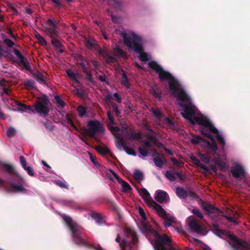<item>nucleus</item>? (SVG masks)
<instances>
[{
  "label": "nucleus",
  "mask_w": 250,
  "mask_h": 250,
  "mask_svg": "<svg viewBox=\"0 0 250 250\" xmlns=\"http://www.w3.org/2000/svg\"><path fill=\"white\" fill-rule=\"evenodd\" d=\"M90 215L91 217L95 220L97 224L101 225L105 223L104 220L100 214L95 212H92Z\"/></svg>",
  "instance_id": "bb28decb"
},
{
  "label": "nucleus",
  "mask_w": 250,
  "mask_h": 250,
  "mask_svg": "<svg viewBox=\"0 0 250 250\" xmlns=\"http://www.w3.org/2000/svg\"><path fill=\"white\" fill-rule=\"evenodd\" d=\"M151 69L159 74V78L161 81H167L169 90H175V85L179 82L171 74L166 71L156 62L152 61L148 63Z\"/></svg>",
  "instance_id": "0eeeda50"
},
{
  "label": "nucleus",
  "mask_w": 250,
  "mask_h": 250,
  "mask_svg": "<svg viewBox=\"0 0 250 250\" xmlns=\"http://www.w3.org/2000/svg\"><path fill=\"white\" fill-rule=\"evenodd\" d=\"M20 161L21 162V164L23 168H25L26 167H27L26 165V162L25 158L23 156H21L20 157Z\"/></svg>",
  "instance_id": "338daca9"
},
{
  "label": "nucleus",
  "mask_w": 250,
  "mask_h": 250,
  "mask_svg": "<svg viewBox=\"0 0 250 250\" xmlns=\"http://www.w3.org/2000/svg\"><path fill=\"white\" fill-rule=\"evenodd\" d=\"M49 102L48 97L44 95L38 97V100L32 105H26L17 101H14L12 105L13 106L16 107L18 111H30L34 113H37L41 116L45 117L48 115L50 111L48 106Z\"/></svg>",
  "instance_id": "f03ea898"
},
{
  "label": "nucleus",
  "mask_w": 250,
  "mask_h": 250,
  "mask_svg": "<svg viewBox=\"0 0 250 250\" xmlns=\"http://www.w3.org/2000/svg\"><path fill=\"white\" fill-rule=\"evenodd\" d=\"M202 208L207 212L208 215L216 214L220 212V210L211 204L203 201L201 203Z\"/></svg>",
  "instance_id": "2eb2a0df"
},
{
  "label": "nucleus",
  "mask_w": 250,
  "mask_h": 250,
  "mask_svg": "<svg viewBox=\"0 0 250 250\" xmlns=\"http://www.w3.org/2000/svg\"><path fill=\"white\" fill-rule=\"evenodd\" d=\"M107 127L108 129L112 132H117L120 130V129L117 126H113L112 125L108 124Z\"/></svg>",
  "instance_id": "13d9d810"
},
{
  "label": "nucleus",
  "mask_w": 250,
  "mask_h": 250,
  "mask_svg": "<svg viewBox=\"0 0 250 250\" xmlns=\"http://www.w3.org/2000/svg\"><path fill=\"white\" fill-rule=\"evenodd\" d=\"M138 210L140 215L143 219L142 224L144 229L154 236V249L155 250H176L172 246L170 238L167 234H160L151 225L145 221L146 216L143 208L139 207Z\"/></svg>",
  "instance_id": "f257e3e1"
},
{
  "label": "nucleus",
  "mask_w": 250,
  "mask_h": 250,
  "mask_svg": "<svg viewBox=\"0 0 250 250\" xmlns=\"http://www.w3.org/2000/svg\"><path fill=\"white\" fill-rule=\"evenodd\" d=\"M151 112L153 113L154 116L158 120H161L163 117V114L159 109L151 108Z\"/></svg>",
  "instance_id": "f704fd0d"
},
{
  "label": "nucleus",
  "mask_w": 250,
  "mask_h": 250,
  "mask_svg": "<svg viewBox=\"0 0 250 250\" xmlns=\"http://www.w3.org/2000/svg\"><path fill=\"white\" fill-rule=\"evenodd\" d=\"M122 83L127 88H129L130 87V84L129 83L128 79L127 77L125 72L122 70Z\"/></svg>",
  "instance_id": "c756f323"
},
{
  "label": "nucleus",
  "mask_w": 250,
  "mask_h": 250,
  "mask_svg": "<svg viewBox=\"0 0 250 250\" xmlns=\"http://www.w3.org/2000/svg\"><path fill=\"white\" fill-rule=\"evenodd\" d=\"M142 134L140 132H128L126 135V137L128 140L132 141L133 140H138L141 138Z\"/></svg>",
  "instance_id": "393cba45"
},
{
  "label": "nucleus",
  "mask_w": 250,
  "mask_h": 250,
  "mask_svg": "<svg viewBox=\"0 0 250 250\" xmlns=\"http://www.w3.org/2000/svg\"><path fill=\"white\" fill-rule=\"evenodd\" d=\"M88 125L89 129L86 130V133L92 138L95 137L96 133H102L104 131L103 126L97 120L89 121Z\"/></svg>",
  "instance_id": "f8f14e48"
},
{
  "label": "nucleus",
  "mask_w": 250,
  "mask_h": 250,
  "mask_svg": "<svg viewBox=\"0 0 250 250\" xmlns=\"http://www.w3.org/2000/svg\"><path fill=\"white\" fill-rule=\"evenodd\" d=\"M109 4L112 5L116 9H121L123 3L121 0H109Z\"/></svg>",
  "instance_id": "cd10ccee"
},
{
  "label": "nucleus",
  "mask_w": 250,
  "mask_h": 250,
  "mask_svg": "<svg viewBox=\"0 0 250 250\" xmlns=\"http://www.w3.org/2000/svg\"><path fill=\"white\" fill-rule=\"evenodd\" d=\"M216 164L218 166L220 169H225L226 167V164L221 160H218L216 162Z\"/></svg>",
  "instance_id": "864d4df0"
},
{
  "label": "nucleus",
  "mask_w": 250,
  "mask_h": 250,
  "mask_svg": "<svg viewBox=\"0 0 250 250\" xmlns=\"http://www.w3.org/2000/svg\"><path fill=\"white\" fill-rule=\"evenodd\" d=\"M77 111L79 113V115L81 117H83L86 112V108L82 105H80L77 107Z\"/></svg>",
  "instance_id": "4c0bfd02"
},
{
  "label": "nucleus",
  "mask_w": 250,
  "mask_h": 250,
  "mask_svg": "<svg viewBox=\"0 0 250 250\" xmlns=\"http://www.w3.org/2000/svg\"><path fill=\"white\" fill-rule=\"evenodd\" d=\"M56 103L58 104V107H63L65 105V102L58 95L55 96Z\"/></svg>",
  "instance_id": "c9c22d12"
},
{
  "label": "nucleus",
  "mask_w": 250,
  "mask_h": 250,
  "mask_svg": "<svg viewBox=\"0 0 250 250\" xmlns=\"http://www.w3.org/2000/svg\"><path fill=\"white\" fill-rule=\"evenodd\" d=\"M62 218L71 231L73 241L75 244L88 247L89 245L86 241V235L83 229L74 222L70 217L65 214L62 216Z\"/></svg>",
  "instance_id": "20e7f679"
},
{
  "label": "nucleus",
  "mask_w": 250,
  "mask_h": 250,
  "mask_svg": "<svg viewBox=\"0 0 250 250\" xmlns=\"http://www.w3.org/2000/svg\"><path fill=\"white\" fill-rule=\"evenodd\" d=\"M213 232L218 236L225 235L227 234L229 238L233 241V247L237 250H250V245L246 241L241 240L234 235L227 232L225 230L219 229L218 225L214 223L212 224Z\"/></svg>",
  "instance_id": "6e6552de"
},
{
  "label": "nucleus",
  "mask_w": 250,
  "mask_h": 250,
  "mask_svg": "<svg viewBox=\"0 0 250 250\" xmlns=\"http://www.w3.org/2000/svg\"><path fill=\"white\" fill-rule=\"evenodd\" d=\"M109 171L112 173L113 176L116 179L119 183L122 185L123 191L127 192L131 189V187H130V186L126 182L122 179L114 171H113L112 170H109Z\"/></svg>",
  "instance_id": "f3484780"
},
{
  "label": "nucleus",
  "mask_w": 250,
  "mask_h": 250,
  "mask_svg": "<svg viewBox=\"0 0 250 250\" xmlns=\"http://www.w3.org/2000/svg\"><path fill=\"white\" fill-rule=\"evenodd\" d=\"M180 106L183 108L181 112L182 116L188 120L192 125L197 124L202 126L201 127H209L211 129H215L212 127V122L207 118H200L196 116L197 109L191 103L187 104H180Z\"/></svg>",
  "instance_id": "7ed1b4c3"
},
{
  "label": "nucleus",
  "mask_w": 250,
  "mask_h": 250,
  "mask_svg": "<svg viewBox=\"0 0 250 250\" xmlns=\"http://www.w3.org/2000/svg\"><path fill=\"white\" fill-rule=\"evenodd\" d=\"M3 166L4 167L6 171H7L10 174H14L17 176H19L18 172L15 170L14 167L7 164H3Z\"/></svg>",
  "instance_id": "c85d7f7f"
},
{
  "label": "nucleus",
  "mask_w": 250,
  "mask_h": 250,
  "mask_svg": "<svg viewBox=\"0 0 250 250\" xmlns=\"http://www.w3.org/2000/svg\"><path fill=\"white\" fill-rule=\"evenodd\" d=\"M175 90H169L171 94L176 98L178 104L180 106L181 104H187L191 103L192 99L187 92L183 89L180 83L175 85Z\"/></svg>",
  "instance_id": "9d476101"
},
{
  "label": "nucleus",
  "mask_w": 250,
  "mask_h": 250,
  "mask_svg": "<svg viewBox=\"0 0 250 250\" xmlns=\"http://www.w3.org/2000/svg\"><path fill=\"white\" fill-rule=\"evenodd\" d=\"M4 43L9 47H12L14 46V43L9 39H5L3 41Z\"/></svg>",
  "instance_id": "680f3d73"
},
{
  "label": "nucleus",
  "mask_w": 250,
  "mask_h": 250,
  "mask_svg": "<svg viewBox=\"0 0 250 250\" xmlns=\"http://www.w3.org/2000/svg\"><path fill=\"white\" fill-rule=\"evenodd\" d=\"M188 190H186L184 188L177 187L176 188V194L178 197L181 199H186L188 196Z\"/></svg>",
  "instance_id": "5701e85b"
},
{
  "label": "nucleus",
  "mask_w": 250,
  "mask_h": 250,
  "mask_svg": "<svg viewBox=\"0 0 250 250\" xmlns=\"http://www.w3.org/2000/svg\"><path fill=\"white\" fill-rule=\"evenodd\" d=\"M16 134V130L13 127H9L7 130L6 134L9 138H12L15 136Z\"/></svg>",
  "instance_id": "a18cd8bd"
},
{
  "label": "nucleus",
  "mask_w": 250,
  "mask_h": 250,
  "mask_svg": "<svg viewBox=\"0 0 250 250\" xmlns=\"http://www.w3.org/2000/svg\"><path fill=\"white\" fill-rule=\"evenodd\" d=\"M108 120L109 121V124H111L112 125H115V122L114 120L113 116L111 112V111L108 110L107 112Z\"/></svg>",
  "instance_id": "de8ad7c7"
},
{
  "label": "nucleus",
  "mask_w": 250,
  "mask_h": 250,
  "mask_svg": "<svg viewBox=\"0 0 250 250\" xmlns=\"http://www.w3.org/2000/svg\"><path fill=\"white\" fill-rule=\"evenodd\" d=\"M67 123L68 124H69L76 131H78V129L77 128V127L75 126V124H74L72 120L68 117V119H67Z\"/></svg>",
  "instance_id": "69168bd1"
},
{
  "label": "nucleus",
  "mask_w": 250,
  "mask_h": 250,
  "mask_svg": "<svg viewBox=\"0 0 250 250\" xmlns=\"http://www.w3.org/2000/svg\"><path fill=\"white\" fill-rule=\"evenodd\" d=\"M114 51L116 53L123 57H125L126 56L125 53L122 49H120L118 47L115 48Z\"/></svg>",
  "instance_id": "052dcab7"
},
{
  "label": "nucleus",
  "mask_w": 250,
  "mask_h": 250,
  "mask_svg": "<svg viewBox=\"0 0 250 250\" xmlns=\"http://www.w3.org/2000/svg\"><path fill=\"white\" fill-rule=\"evenodd\" d=\"M112 110L115 113L116 117H120L121 112L118 109L117 104L115 103H111Z\"/></svg>",
  "instance_id": "ea45409f"
},
{
  "label": "nucleus",
  "mask_w": 250,
  "mask_h": 250,
  "mask_svg": "<svg viewBox=\"0 0 250 250\" xmlns=\"http://www.w3.org/2000/svg\"><path fill=\"white\" fill-rule=\"evenodd\" d=\"M14 53L19 59L20 62L21 63L24 61V57L21 54L20 51L17 49H14Z\"/></svg>",
  "instance_id": "49530a36"
},
{
  "label": "nucleus",
  "mask_w": 250,
  "mask_h": 250,
  "mask_svg": "<svg viewBox=\"0 0 250 250\" xmlns=\"http://www.w3.org/2000/svg\"><path fill=\"white\" fill-rule=\"evenodd\" d=\"M24 85L28 88H32L34 85V82L32 80H27L24 82Z\"/></svg>",
  "instance_id": "5fc2aeb1"
},
{
  "label": "nucleus",
  "mask_w": 250,
  "mask_h": 250,
  "mask_svg": "<svg viewBox=\"0 0 250 250\" xmlns=\"http://www.w3.org/2000/svg\"><path fill=\"white\" fill-rule=\"evenodd\" d=\"M124 42L129 48L133 49L134 51L139 53V59L142 62H146L148 60L147 55L144 52V48L141 44L142 39L135 33L131 36H124Z\"/></svg>",
  "instance_id": "39448f33"
},
{
  "label": "nucleus",
  "mask_w": 250,
  "mask_h": 250,
  "mask_svg": "<svg viewBox=\"0 0 250 250\" xmlns=\"http://www.w3.org/2000/svg\"><path fill=\"white\" fill-rule=\"evenodd\" d=\"M168 194L164 190H158L155 193V199L160 203L167 202Z\"/></svg>",
  "instance_id": "6ab92c4d"
},
{
  "label": "nucleus",
  "mask_w": 250,
  "mask_h": 250,
  "mask_svg": "<svg viewBox=\"0 0 250 250\" xmlns=\"http://www.w3.org/2000/svg\"><path fill=\"white\" fill-rule=\"evenodd\" d=\"M191 160H192L194 164H196L197 165L200 166L203 169H206V166L200 163V160L196 157L193 156V157L191 158Z\"/></svg>",
  "instance_id": "3c124183"
},
{
  "label": "nucleus",
  "mask_w": 250,
  "mask_h": 250,
  "mask_svg": "<svg viewBox=\"0 0 250 250\" xmlns=\"http://www.w3.org/2000/svg\"><path fill=\"white\" fill-rule=\"evenodd\" d=\"M85 74V79L90 82L91 83H93V77L92 76V73L90 71H89L88 69H87L86 72H83Z\"/></svg>",
  "instance_id": "c03bdc74"
},
{
  "label": "nucleus",
  "mask_w": 250,
  "mask_h": 250,
  "mask_svg": "<svg viewBox=\"0 0 250 250\" xmlns=\"http://www.w3.org/2000/svg\"><path fill=\"white\" fill-rule=\"evenodd\" d=\"M34 76L37 81L39 82L44 83V76L43 74L40 72L39 71L37 70L34 74Z\"/></svg>",
  "instance_id": "58836bf2"
},
{
  "label": "nucleus",
  "mask_w": 250,
  "mask_h": 250,
  "mask_svg": "<svg viewBox=\"0 0 250 250\" xmlns=\"http://www.w3.org/2000/svg\"><path fill=\"white\" fill-rule=\"evenodd\" d=\"M24 169L26 170L28 174L31 176H33L34 174V171L33 169L30 167H26Z\"/></svg>",
  "instance_id": "774afa93"
},
{
  "label": "nucleus",
  "mask_w": 250,
  "mask_h": 250,
  "mask_svg": "<svg viewBox=\"0 0 250 250\" xmlns=\"http://www.w3.org/2000/svg\"><path fill=\"white\" fill-rule=\"evenodd\" d=\"M188 226L190 229L192 231L197 233H200L202 231V229L200 225L194 220L190 221L188 223Z\"/></svg>",
  "instance_id": "412c9836"
},
{
  "label": "nucleus",
  "mask_w": 250,
  "mask_h": 250,
  "mask_svg": "<svg viewBox=\"0 0 250 250\" xmlns=\"http://www.w3.org/2000/svg\"><path fill=\"white\" fill-rule=\"evenodd\" d=\"M200 131L202 135L209 138L212 141V143H210L208 141L204 139L199 136H196L194 138L191 139V142L194 145H198L201 142H204L207 145V146L211 150L213 153H216L218 147L213 136L208 132V130H206L203 127H200Z\"/></svg>",
  "instance_id": "1a4fd4ad"
},
{
  "label": "nucleus",
  "mask_w": 250,
  "mask_h": 250,
  "mask_svg": "<svg viewBox=\"0 0 250 250\" xmlns=\"http://www.w3.org/2000/svg\"><path fill=\"white\" fill-rule=\"evenodd\" d=\"M170 160L172 162L173 164L175 166H177L181 167L183 164V163L180 162L177 159L174 157L171 158Z\"/></svg>",
  "instance_id": "bf43d9fd"
},
{
  "label": "nucleus",
  "mask_w": 250,
  "mask_h": 250,
  "mask_svg": "<svg viewBox=\"0 0 250 250\" xmlns=\"http://www.w3.org/2000/svg\"><path fill=\"white\" fill-rule=\"evenodd\" d=\"M188 192V196L192 199L197 198V195L196 194L191 190H188L187 191Z\"/></svg>",
  "instance_id": "0e129e2a"
},
{
  "label": "nucleus",
  "mask_w": 250,
  "mask_h": 250,
  "mask_svg": "<svg viewBox=\"0 0 250 250\" xmlns=\"http://www.w3.org/2000/svg\"><path fill=\"white\" fill-rule=\"evenodd\" d=\"M55 183L61 188H68V186L62 181L58 180L55 181Z\"/></svg>",
  "instance_id": "603ef678"
},
{
  "label": "nucleus",
  "mask_w": 250,
  "mask_h": 250,
  "mask_svg": "<svg viewBox=\"0 0 250 250\" xmlns=\"http://www.w3.org/2000/svg\"><path fill=\"white\" fill-rule=\"evenodd\" d=\"M59 24V21L55 20L54 19H48L46 21L47 27L46 29V32L47 35L52 38L51 41L52 44L56 49H58L59 53H62L64 51V47L61 42L56 38L59 34L58 29Z\"/></svg>",
  "instance_id": "423d86ee"
},
{
  "label": "nucleus",
  "mask_w": 250,
  "mask_h": 250,
  "mask_svg": "<svg viewBox=\"0 0 250 250\" xmlns=\"http://www.w3.org/2000/svg\"><path fill=\"white\" fill-rule=\"evenodd\" d=\"M67 76L73 80V81L78 84H80L79 81L77 79V74L72 70L69 69L66 71Z\"/></svg>",
  "instance_id": "7c9ffc66"
},
{
  "label": "nucleus",
  "mask_w": 250,
  "mask_h": 250,
  "mask_svg": "<svg viewBox=\"0 0 250 250\" xmlns=\"http://www.w3.org/2000/svg\"><path fill=\"white\" fill-rule=\"evenodd\" d=\"M85 45L87 48L91 49L96 45L95 40L93 39H88L85 42Z\"/></svg>",
  "instance_id": "72a5a7b5"
},
{
  "label": "nucleus",
  "mask_w": 250,
  "mask_h": 250,
  "mask_svg": "<svg viewBox=\"0 0 250 250\" xmlns=\"http://www.w3.org/2000/svg\"><path fill=\"white\" fill-rule=\"evenodd\" d=\"M140 193L141 195H143V198L145 200V202L146 204L148 206H149V204L148 202H149L150 199H152V197L150 196V194L149 193L148 191L145 188H142L140 189Z\"/></svg>",
  "instance_id": "a878e982"
},
{
  "label": "nucleus",
  "mask_w": 250,
  "mask_h": 250,
  "mask_svg": "<svg viewBox=\"0 0 250 250\" xmlns=\"http://www.w3.org/2000/svg\"><path fill=\"white\" fill-rule=\"evenodd\" d=\"M133 176L134 179L139 182L142 181L144 179L143 173L138 170L135 171Z\"/></svg>",
  "instance_id": "473e14b6"
},
{
  "label": "nucleus",
  "mask_w": 250,
  "mask_h": 250,
  "mask_svg": "<svg viewBox=\"0 0 250 250\" xmlns=\"http://www.w3.org/2000/svg\"><path fill=\"white\" fill-rule=\"evenodd\" d=\"M148 149L144 147V146H140L139 147L138 150L139 152L141 154V155L143 157H146L148 155Z\"/></svg>",
  "instance_id": "79ce46f5"
},
{
  "label": "nucleus",
  "mask_w": 250,
  "mask_h": 250,
  "mask_svg": "<svg viewBox=\"0 0 250 250\" xmlns=\"http://www.w3.org/2000/svg\"><path fill=\"white\" fill-rule=\"evenodd\" d=\"M148 203L149 204L148 206L154 209L161 217H164L167 214L166 211L162 207L155 202L152 199H150Z\"/></svg>",
  "instance_id": "4468645a"
},
{
  "label": "nucleus",
  "mask_w": 250,
  "mask_h": 250,
  "mask_svg": "<svg viewBox=\"0 0 250 250\" xmlns=\"http://www.w3.org/2000/svg\"><path fill=\"white\" fill-rule=\"evenodd\" d=\"M35 36L39 41V42L42 44V45H46V42L44 39L43 37H42L41 35H40L38 33H37L35 34Z\"/></svg>",
  "instance_id": "09e8293b"
},
{
  "label": "nucleus",
  "mask_w": 250,
  "mask_h": 250,
  "mask_svg": "<svg viewBox=\"0 0 250 250\" xmlns=\"http://www.w3.org/2000/svg\"><path fill=\"white\" fill-rule=\"evenodd\" d=\"M150 92L152 96L159 100L161 99V95L160 93L157 92L154 89H152L150 90Z\"/></svg>",
  "instance_id": "4d7b16f0"
},
{
  "label": "nucleus",
  "mask_w": 250,
  "mask_h": 250,
  "mask_svg": "<svg viewBox=\"0 0 250 250\" xmlns=\"http://www.w3.org/2000/svg\"><path fill=\"white\" fill-rule=\"evenodd\" d=\"M211 126L212 127L214 128L215 130L213 129H212L209 127H204V128H205L206 130H208V132H210L214 134H216V138L219 144L222 146V148L224 149V146L226 144V142L224 138L221 135L219 134L218 129L214 126L212 123Z\"/></svg>",
  "instance_id": "dca6fc26"
},
{
  "label": "nucleus",
  "mask_w": 250,
  "mask_h": 250,
  "mask_svg": "<svg viewBox=\"0 0 250 250\" xmlns=\"http://www.w3.org/2000/svg\"><path fill=\"white\" fill-rule=\"evenodd\" d=\"M165 176L171 181H174L176 180L175 172L172 173L171 171L167 170L165 173Z\"/></svg>",
  "instance_id": "e433bc0d"
},
{
  "label": "nucleus",
  "mask_w": 250,
  "mask_h": 250,
  "mask_svg": "<svg viewBox=\"0 0 250 250\" xmlns=\"http://www.w3.org/2000/svg\"><path fill=\"white\" fill-rule=\"evenodd\" d=\"M163 218L164 219V223L166 227L170 226L172 223L175 222L174 217L168 214L165 215Z\"/></svg>",
  "instance_id": "b1692460"
},
{
  "label": "nucleus",
  "mask_w": 250,
  "mask_h": 250,
  "mask_svg": "<svg viewBox=\"0 0 250 250\" xmlns=\"http://www.w3.org/2000/svg\"><path fill=\"white\" fill-rule=\"evenodd\" d=\"M165 121L173 128H176V124L172 120L167 117L165 118Z\"/></svg>",
  "instance_id": "6e6d98bb"
},
{
  "label": "nucleus",
  "mask_w": 250,
  "mask_h": 250,
  "mask_svg": "<svg viewBox=\"0 0 250 250\" xmlns=\"http://www.w3.org/2000/svg\"><path fill=\"white\" fill-rule=\"evenodd\" d=\"M153 162L155 166L158 168H162L167 163V160L163 154L153 158Z\"/></svg>",
  "instance_id": "aec40b11"
},
{
  "label": "nucleus",
  "mask_w": 250,
  "mask_h": 250,
  "mask_svg": "<svg viewBox=\"0 0 250 250\" xmlns=\"http://www.w3.org/2000/svg\"><path fill=\"white\" fill-rule=\"evenodd\" d=\"M10 186L15 192H21L23 193H27L28 190L24 188L21 184H16L14 183L10 184Z\"/></svg>",
  "instance_id": "4be33fe9"
},
{
  "label": "nucleus",
  "mask_w": 250,
  "mask_h": 250,
  "mask_svg": "<svg viewBox=\"0 0 250 250\" xmlns=\"http://www.w3.org/2000/svg\"><path fill=\"white\" fill-rule=\"evenodd\" d=\"M232 176L236 178H241L245 177L246 172L244 168L239 164H236L230 170Z\"/></svg>",
  "instance_id": "ddd939ff"
},
{
  "label": "nucleus",
  "mask_w": 250,
  "mask_h": 250,
  "mask_svg": "<svg viewBox=\"0 0 250 250\" xmlns=\"http://www.w3.org/2000/svg\"><path fill=\"white\" fill-rule=\"evenodd\" d=\"M98 52L105 60L106 63L110 64L116 61V58L110 56L108 51L104 49L100 48L98 50Z\"/></svg>",
  "instance_id": "a211bd4d"
},
{
  "label": "nucleus",
  "mask_w": 250,
  "mask_h": 250,
  "mask_svg": "<svg viewBox=\"0 0 250 250\" xmlns=\"http://www.w3.org/2000/svg\"><path fill=\"white\" fill-rule=\"evenodd\" d=\"M124 150L128 155H132L134 156H135L136 155V153L135 151L132 147H129L126 146V147H125Z\"/></svg>",
  "instance_id": "37998d69"
},
{
  "label": "nucleus",
  "mask_w": 250,
  "mask_h": 250,
  "mask_svg": "<svg viewBox=\"0 0 250 250\" xmlns=\"http://www.w3.org/2000/svg\"><path fill=\"white\" fill-rule=\"evenodd\" d=\"M95 149L102 155L107 154L110 152V150L107 147H103L100 146H97Z\"/></svg>",
  "instance_id": "2f4dec72"
},
{
  "label": "nucleus",
  "mask_w": 250,
  "mask_h": 250,
  "mask_svg": "<svg viewBox=\"0 0 250 250\" xmlns=\"http://www.w3.org/2000/svg\"><path fill=\"white\" fill-rule=\"evenodd\" d=\"M43 125L46 129L49 131L54 130V126L52 125V123L51 121H47L46 123H43Z\"/></svg>",
  "instance_id": "a19ab883"
},
{
  "label": "nucleus",
  "mask_w": 250,
  "mask_h": 250,
  "mask_svg": "<svg viewBox=\"0 0 250 250\" xmlns=\"http://www.w3.org/2000/svg\"><path fill=\"white\" fill-rule=\"evenodd\" d=\"M126 231L128 234L131 235L132 242L123 240L122 242L120 243L121 238L119 234H118L115 239V241L119 243L121 250H131L133 245L136 243L138 240V236L136 233L131 229H127Z\"/></svg>",
  "instance_id": "9b49d317"
},
{
  "label": "nucleus",
  "mask_w": 250,
  "mask_h": 250,
  "mask_svg": "<svg viewBox=\"0 0 250 250\" xmlns=\"http://www.w3.org/2000/svg\"><path fill=\"white\" fill-rule=\"evenodd\" d=\"M89 155H90V160L94 164V165L96 166V167H100V164H99L98 163V162H97V160H96V157L93 155H92L91 153H89Z\"/></svg>",
  "instance_id": "e2e57ef3"
},
{
  "label": "nucleus",
  "mask_w": 250,
  "mask_h": 250,
  "mask_svg": "<svg viewBox=\"0 0 250 250\" xmlns=\"http://www.w3.org/2000/svg\"><path fill=\"white\" fill-rule=\"evenodd\" d=\"M192 212L197 217L200 219L203 218L204 216L199 209L194 208L192 210Z\"/></svg>",
  "instance_id": "8fccbe9b"
}]
</instances>
